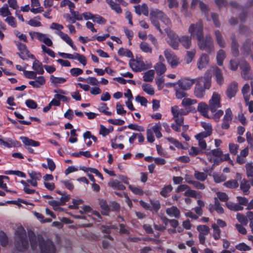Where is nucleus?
I'll list each match as a JSON object with an SVG mask.
<instances>
[{
  "instance_id": "obj_20",
  "label": "nucleus",
  "mask_w": 253,
  "mask_h": 253,
  "mask_svg": "<svg viewBox=\"0 0 253 253\" xmlns=\"http://www.w3.org/2000/svg\"><path fill=\"white\" fill-rule=\"evenodd\" d=\"M192 37L188 36H182L179 37V43L185 49H189L192 45L191 39Z\"/></svg>"
},
{
  "instance_id": "obj_58",
  "label": "nucleus",
  "mask_w": 253,
  "mask_h": 253,
  "mask_svg": "<svg viewBox=\"0 0 253 253\" xmlns=\"http://www.w3.org/2000/svg\"><path fill=\"white\" fill-rule=\"evenodd\" d=\"M224 186L229 188H235L238 187L239 184L236 180H230L223 184Z\"/></svg>"
},
{
  "instance_id": "obj_18",
  "label": "nucleus",
  "mask_w": 253,
  "mask_h": 253,
  "mask_svg": "<svg viewBox=\"0 0 253 253\" xmlns=\"http://www.w3.org/2000/svg\"><path fill=\"white\" fill-rule=\"evenodd\" d=\"M209 63V57L206 53H203L197 62V66L199 69L201 70L206 68Z\"/></svg>"
},
{
  "instance_id": "obj_37",
  "label": "nucleus",
  "mask_w": 253,
  "mask_h": 253,
  "mask_svg": "<svg viewBox=\"0 0 253 253\" xmlns=\"http://www.w3.org/2000/svg\"><path fill=\"white\" fill-rule=\"evenodd\" d=\"M226 205L229 210L234 211H242L244 209L243 207L240 206L238 203H234L231 202L226 203Z\"/></svg>"
},
{
  "instance_id": "obj_45",
  "label": "nucleus",
  "mask_w": 253,
  "mask_h": 253,
  "mask_svg": "<svg viewBox=\"0 0 253 253\" xmlns=\"http://www.w3.org/2000/svg\"><path fill=\"white\" fill-rule=\"evenodd\" d=\"M172 189L173 187L171 185L165 186L160 192V194L162 196L164 197H168L169 196V193L172 191Z\"/></svg>"
},
{
  "instance_id": "obj_62",
  "label": "nucleus",
  "mask_w": 253,
  "mask_h": 253,
  "mask_svg": "<svg viewBox=\"0 0 253 253\" xmlns=\"http://www.w3.org/2000/svg\"><path fill=\"white\" fill-rule=\"evenodd\" d=\"M229 149L230 153L233 155H235L238 153L239 145L234 143H229Z\"/></svg>"
},
{
  "instance_id": "obj_35",
  "label": "nucleus",
  "mask_w": 253,
  "mask_h": 253,
  "mask_svg": "<svg viewBox=\"0 0 253 253\" xmlns=\"http://www.w3.org/2000/svg\"><path fill=\"white\" fill-rule=\"evenodd\" d=\"M150 129L152 130V132L155 134L157 138H160L162 137L161 132L162 129L161 125L160 122L156 123Z\"/></svg>"
},
{
  "instance_id": "obj_39",
  "label": "nucleus",
  "mask_w": 253,
  "mask_h": 253,
  "mask_svg": "<svg viewBox=\"0 0 253 253\" xmlns=\"http://www.w3.org/2000/svg\"><path fill=\"white\" fill-rule=\"evenodd\" d=\"M29 35L32 40L35 38L38 39L40 41H43L44 38L46 36V34H42L40 32H31L29 33Z\"/></svg>"
},
{
  "instance_id": "obj_11",
  "label": "nucleus",
  "mask_w": 253,
  "mask_h": 253,
  "mask_svg": "<svg viewBox=\"0 0 253 253\" xmlns=\"http://www.w3.org/2000/svg\"><path fill=\"white\" fill-rule=\"evenodd\" d=\"M107 3L110 5L111 8L115 10L117 13L120 14L122 12V10L119 4H122L124 6L127 5V3L124 0H106Z\"/></svg>"
},
{
  "instance_id": "obj_9",
  "label": "nucleus",
  "mask_w": 253,
  "mask_h": 253,
  "mask_svg": "<svg viewBox=\"0 0 253 253\" xmlns=\"http://www.w3.org/2000/svg\"><path fill=\"white\" fill-rule=\"evenodd\" d=\"M242 54L245 56L251 55L253 60V41L247 40L242 44L241 47Z\"/></svg>"
},
{
  "instance_id": "obj_47",
  "label": "nucleus",
  "mask_w": 253,
  "mask_h": 253,
  "mask_svg": "<svg viewBox=\"0 0 253 253\" xmlns=\"http://www.w3.org/2000/svg\"><path fill=\"white\" fill-rule=\"evenodd\" d=\"M197 103L196 99H192L189 98L184 97L181 102V105L183 107H188Z\"/></svg>"
},
{
  "instance_id": "obj_32",
  "label": "nucleus",
  "mask_w": 253,
  "mask_h": 253,
  "mask_svg": "<svg viewBox=\"0 0 253 253\" xmlns=\"http://www.w3.org/2000/svg\"><path fill=\"white\" fill-rule=\"evenodd\" d=\"M154 68L156 73L159 76L163 74L166 71V67L165 64L162 62L157 63L155 65Z\"/></svg>"
},
{
  "instance_id": "obj_7",
  "label": "nucleus",
  "mask_w": 253,
  "mask_h": 253,
  "mask_svg": "<svg viewBox=\"0 0 253 253\" xmlns=\"http://www.w3.org/2000/svg\"><path fill=\"white\" fill-rule=\"evenodd\" d=\"M221 96L216 92H214L209 101V109L211 113H213L217 109L221 107Z\"/></svg>"
},
{
  "instance_id": "obj_24",
  "label": "nucleus",
  "mask_w": 253,
  "mask_h": 253,
  "mask_svg": "<svg viewBox=\"0 0 253 253\" xmlns=\"http://www.w3.org/2000/svg\"><path fill=\"white\" fill-rule=\"evenodd\" d=\"M166 212L167 214L170 217H174L178 218L180 216V211L175 206H172L170 208H167Z\"/></svg>"
},
{
  "instance_id": "obj_49",
  "label": "nucleus",
  "mask_w": 253,
  "mask_h": 253,
  "mask_svg": "<svg viewBox=\"0 0 253 253\" xmlns=\"http://www.w3.org/2000/svg\"><path fill=\"white\" fill-rule=\"evenodd\" d=\"M142 88L144 91L150 95H153L155 93L153 88L149 84H143Z\"/></svg>"
},
{
  "instance_id": "obj_60",
  "label": "nucleus",
  "mask_w": 253,
  "mask_h": 253,
  "mask_svg": "<svg viewBox=\"0 0 253 253\" xmlns=\"http://www.w3.org/2000/svg\"><path fill=\"white\" fill-rule=\"evenodd\" d=\"M68 6L70 8V11H72L75 7V5L73 2L69 0H63L60 3V6L63 7Z\"/></svg>"
},
{
  "instance_id": "obj_17",
  "label": "nucleus",
  "mask_w": 253,
  "mask_h": 253,
  "mask_svg": "<svg viewBox=\"0 0 253 253\" xmlns=\"http://www.w3.org/2000/svg\"><path fill=\"white\" fill-rule=\"evenodd\" d=\"M171 113L173 117H177L187 115L189 113V110L184 108H179L177 106L171 107Z\"/></svg>"
},
{
  "instance_id": "obj_30",
  "label": "nucleus",
  "mask_w": 253,
  "mask_h": 253,
  "mask_svg": "<svg viewBox=\"0 0 253 253\" xmlns=\"http://www.w3.org/2000/svg\"><path fill=\"white\" fill-rule=\"evenodd\" d=\"M240 187L245 195L249 194L251 185L247 179H243L241 181Z\"/></svg>"
},
{
  "instance_id": "obj_4",
  "label": "nucleus",
  "mask_w": 253,
  "mask_h": 253,
  "mask_svg": "<svg viewBox=\"0 0 253 253\" xmlns=\"http://www.w3.org/2000/svg\"><path fill=\"white\" fill-rule=\"evenodd\" d=\"M157 18H159L166 26L168 27L171 25V22L169 18L164 13L163 11L158 9L151 10L150 11V21L161 33H162V31L160 28L159 22L156 19Z\"/></svg>"
},
{
  "instance_id": "obj_42",
  "label": "nucleus",
  "mask_w": 253,
  "mask_h": 253,
  "mask_svg": "<svg viewBox=\"0 0 253 253\" xmlns=\"http://www.w3.org/2000/svg\"><path fill=\"white\" fill-rule=\"evenodd\" d=\"M50 81L51 83L55 85L63 84L66 81V79L62 77H56L51 75L50 77Z\"/></svg>"
},
{
  "instance_id": "obj_31",
  "label": "nucleus",
  "mask_w": 253,
  "mask_h": 253,
  "mask_svg": "<svg viewBox=\"0 0 253 253\" xmlns=\"http://www.w3.org/2000/svg\"><path fill=\"white\" fill-rule=\"evenodd\" d=\"M99 204L102 209V213L104 215H108L110 211V207L106 201L103 199L99 200Z\"/></svg>"
},
{
  "instance_id": "obj_2",
  "label": "nucleus",
  "mask_w": 253,
  "mask_h": 253,
  "mask_svg": "<svg viewBox=\"0 0 253 253\" xmlns=\"http://www.w3.org/2000/svg\"><path fill=\"white\" fill-rule=\"evenodd\" d=\"M196 84L194 89V95L199 98H202L205 95V89L211 86V76L206 73L204 77L196 79Z\"/></svg>"
},
{
  "instance_id": "obj_34",
  "label": "nucleus",
  "mask_w": 253,
  "mask_h": 253,
  "mask_svg": "<svg viewBox=\"0 0 253 253\" xmlns=\"http://www.w3.org/2000/svg\"><path fill=\"white\" fill-rule=\"evenodd\" d=\"M226 57L225 52L223 49L219 50L217 52L216 60L217 63L219 66L223 65V61Z\"/></svg>"
},
{
  "instance_id": "obj_27",
  "label": "nucleus",
  "mask_w": 253,
  "mask_h": 253,
  "mask_svg": "<svg viewBox=\"0 0 253 253\" xmlns=\"http://www.w3.org/2000/svg\"><path fill=\"white\" fill-rule=\"evenodd\" d=\"M214 35L215 37V40L218 45L221 48H224L225 47L226 42L221 33L219 30H215L214 31Z\"/></svg>"
},
{
  "instance_id": "obj_5",
  "label": "nucleus",
  "mask_w": 253,
  "mask_h": 253,
  "mask_svg": "<svg viewBox=\"0 0 253 253\" xmlns=\"http://www.w3.org/2000/svg\"><path fill=\"white\" fill-rule=\"evenodd\" d=\"M198 45L201 50H205L209 53H211L214 51V47L213 40L209 34L204 35L201 38L197 40Z\"/></svg>"
},
{
  "instance_id": "obj_41",
  "label": "nucleus",
  "mask_w": 253,
  "mask_h": 253,
  "mask_svg": "<svg viewBox=\"0 0 253 253\" xmlns=\"http://www.w3.org/2000/svg\"><path fill=\"white\" fill-rule=\"evenodd\" d=\"M214 181L216 183H220L225 181L226 176L223 173H214L213 174Z\"/></svg>"
},
{
  "instance_id": "obj_10",
  "label": "nucleus",
  "mask_w": 253,
  "mask_h": 253,
  "mask_svg": "<svg viewBox=\"0 0 253 253\" xmlns=\"http://www.w3.org/2000/svg\"><path fill=\"white\" fill-rule=\"evenodd\" d=\"M196 79H190L188 78H182L177 82L178 87L183 90H187L191 88L195 83Z\"/></svg>"
},
{
  "instance_id": "obj_6",
  "label": "nucleus",
  "mask_w": 253,
  "mask_h": 253,
  "mask_svg": "<svg viewBox=\"0 0 253 253\" xmlns=\"http://www.w3.org/2000/svg\"><path fill=\"white\" fill-rule=\"evenodd\" d=\"M188 33L191 37L196 38L197 40L203 37V26L201 21L190 25L188 28Z\"/></svg>"
},
{
  "instance_id": "obj_57",
  "label": "nucleus",
  "mask_w": 253,
  "mask_h": 253,
  "mask_svg": "<svg viewBox=\"0 0 253 253\" xmlns=\"http://www.w3.org/2000/svg\"><path fill=\"white\" fill-rule=\"evenodd\" d=\"M140 48L145 53H151L152 52V48L146 42H141L140 44Z\"/></svg>"
},
{
  "instance_id": "obj_61",
  "label": "nucleus",
  "mask_w": 253,
  "mask_h": 253,
  "mask_svg": "<svg viewBox=\"0 0 253 253\" xmlns=\"http://www.w3.org/2000/svg\"><path fill=\"white\" fill-rule=\"evenodd\" d=\"M0 144L7 148H10L15 145V143L11 139H8L7 141H4L0 138Z\"/></svg>"
},
{
  "instance_id": "obj_40",
  "label": "nucleus",
  "mask_w": 253,
  "mask_h": 253,
  "mask_svg": "<svg viewBox=\"0 0 253 253\" xmlns=\"http://www.w3.org/2000/svg\"><path fill=\"white\" fill-rule=\"evenodd\" d=\"M20 183L24 186L23 190L26 194H32L34 193H36L37 194H39V193L38 192H36L35 190L29 188V184H28L26 181L21 180Z\"/></svg>"
},
{
  "instance_id": "obj_36",
  "label": "nucleus",
  "mask_w": 253,
  "mask_h": 253,
  "mask_svg": "<svg viewBox=\"0 0 253 253\" xmlns=\"http://www.w3.org/2000/svg\"><path fill=\"white\" fill-rule=\"evenodd\" d=\"M214 75L217 84L219 85L222 84L224 81L223 77L221 71L217 67L215 68Z\"/></svg>"
},
{
  "instance_id": "obj_38",
  "label": "nucleus",
  "mask_w": 253,
  "mask_h": 253,
  "mask_svg": "<svg viewBox=\"0 0 253 253\" xmlns=\"http://www.w3.org/2000/svg\"><path fill=\"white\" fill-rule=\"evenodd\" d=\"M155 75V71L153 70H150L144 73L143 76V80L145 82H152L153 80Z\"/></svg>"
},
{
  "instance_id": "obj_29",
  "label": "nucleus",
  "mask_w": 253,
  "mask_h": 253,
  "mask_svg": "<svg viewBox=\"0 0 253 253\" xmlns=\"http://www.w3.org/2000/svg\"><path fill=\"white\" fill-rule=\"evenodd\" d=\"M32 68L37 74L42 75L44 73L42 63L37 59H35L34 61L33 64Z\"/></svg>"
},
{
  "instance_id": "obj_28",
  "label": "nucleus",
  "mask_w": 253,
  "mask_h": 253,
  "mask_svg": "<svg viewBox=\"0 0 253 253\" xmlns=\"http://www.w3.org/2000/svg\"><path fill=\"white\" fill-rule=\"evenodd\" d=\"M20 139L22 142L26 146L38 147L40 145L39 142L30 139L27 137L21 136L20 137Z\"/></svg>"
},
{
  "instance_id": "obj_51",
  "label": "nucleus",
  "mask_w": 253,
  "mask_h": 253,
  "mask_svg": "<svg viewBox=\"0 0 253 253\" xmlns=\"http://www.w3.org/2000/svg\"><path fill=\"white\" fill-rule=\"evenodd\" d=\"M118 53L120 56H125L127 57H132L133 54L132 52L127 49H125L124 48H121L119 49Z\"/></svg>"
},
{
  "instance_id": "obj_14",
  "label": "nucleus",
  "mask_w": 253,
  "mask_h": 253,
  "mask_svg": "<svg viewBox=\"0 0 253 253\" xmlns=\"http://www.w3.org/2000/svg\"><path fill=\"white\" fill-rule=\"evenodd\" d=\"M240 67L242 70L241 76L245 80H249L253 78V76L250 72V67L248 62H242L240 63Z\"/></svg>"
},
{
  "instance_id": "obj_59",
  "label": "nucleus",
  "mask_w": 253,
  "mask_h": 253,
  "mask_svg": "<svg viewBox=\"0 0 253 253\" xmlns=\"http://www.w3.org/2000/svg\"><path fill=\"white\" fill-rule=\"evenodd\" d=\"M236 249L237 250L244 252L249 251L251 250V248L244 243H241L237 245L236 246Z\"/></svg>"
},
{
  "instance_id": "obj_26",
  "label": "nucleus",
  "mask_w": 253,
  "mask_h": 253,
  "mask_svg": "<svg viewBox=\"0 0 253 253\" xmlns=\"http://www.w3.org/2000/svg\"><path fill=\"white\" fill-rule=\"evenodd\" d=\"M232 42H231V51L232 53L235 57H237L239 54V51L238 49L239 44L237 41L236 40L235 35H232L231 37Z\"/></svg>"
},
{
  "instance_id": "obj_19",
  "label": "nucleus",
  "mask_w": 253,
  "mask_h": 253,
  "mask_svg": "<svg viewBox=\"0 0 253 253\" xmlns=\"http://www.w3.org/2000/svg\"><path fill=\"white\" fill-rule=\"evenodd\" d=\"M34 81H31L29 84L34 88H41L45 83V79L43 76H39L34 79Z\"/></svg>"
},
{
  "instance_id": "obj_52",
  "label": "nucleus",
  "mask_w": 253,
  "mask_h": 253,
  "mask_svg": "<svg viewBox=\"0 0 253 253\" xmlns=\"http://www.w3.org/2000/svg\"><path fill=\"white\" fill-rule=\"evenodd\" d=\"M214 204L213 206L214 210L219 213H223L224 212V210L221 206L220 203L219 202L217 198H214Z\"/></svg>"
},
{
  "instance_id": "obj_64",
  "label": "nucleus",
  "mask_w": 253,
  "mask_h": 253,
  "mask_svg": "<svg viewBox=\"0 0 253 253\" xmlns=\"http://www.w3.org/2000/svg\"><path fill=\"white\" fill-rule=\"evenodd\" d=\"M92 20L94 22H96L99 24H105L106 22V19L98 15H94Z\"/></svg>"
},
{
  "instance_id": "obj_1",
  "label": "nucleus",
  "mask_w": 253,
  "mask_h": 253,
  "mask_svg": "<svg viewBox=\"0 0 253 253\" xmlns=\"http://www.w3.org/2000/svg\"><path fill=\"white\" fill-rule=\"evenodd\" d=\"M29 238L32 249L33 251L37 250L38 248L39 249L36 253H55L54 245L50 240H37L35 235L30 236Z\"/></svg>"
},
{
  "instance_id": "obj_13",
  "label": "nucleus",
  "mask_w": 253,
  "mask_h": 253,
  "mask_svg": "<svg viewBox=\"0 0 253 253\" xmlns=\"http://www.w3.org/2000/svg\"><path fill=\"white\" fill-rule=\"evenodd\" d=\"M129 64L131 69L135 72H140L145 69V64L141 58L131 59Z\"/></svg>"
},
{
  "instance_id": "obj_33",
  "label": "nucleus",
  "mask_w": 253,
  "mask_h": 253,
  "mask_svg": "<svg viewBox=\"0 0 253 253\" xmlns=\"http://www.w3.org/2000/svg\"><path fill=\"white\" fill-rule=\"evenodd\" d=\"M108 185L115 189L120 190H123L125 189V186L117 180H112L108 183Z\"/></svg>"
},
{
  "instance_id": "obj_12",
  "label": "nucleus",
  "mask_w": 253,
  "mask_h": 253,
  "mask_svg": "<svg viewBox=\"0 0 253 253\" xmlns=\"http://www.w3.org/2000/svg\"><path fill=\"white\" fill-rule=\"evenodd\" d=\"M164 54L168 62L170 64L172 68H175L179 63V59L170 51L166 50L164 52Z\"/></svg>"
},
{
  "instance_id": "obj_63",
  "label": "nucleus",
  "mask_w": 253,
  "mask_h": 253,
  "mask_svg": "<svg viewBox=\"0 0 253 253\" xmlns=\"http://www.w3.org/2000/svg\"><path fill=\"white\" fill-rule=\"evenodd\" d=\"M0 242L3 247H5L8 244V238L3 232H0Z\"/></svg>"
},
{
  "instance_id": "obj_8",
  "label": "nucleus",
  "mask_w": 253,
  "mask_h": 253,
  "mask_svg": "<svg viewBox=\"0 0 253 253\" xmlns=\"http://www.w3.org/2000/svg\"><path fill=\"white\" fill-rule=\"evenodd\" d=\"M167 36L169 38L168 42L169 44L174 49H178L179 47V38L177 35L172 31L169 28H165Z\"/></svg>"
},
{
  "instance_id": "obj_55",
  "label": "nucleus",
  "mask_w": 253,
  "mask_h": 253,
  "mask_svg": "<svg viewBox=\"0 0 253 253\" xmlns=\"http://www.w3.org/2000/svg\"><path fill=\"white\" fill-rule=\"evenodd\" d=\"M236 217L238 221L243 225H247L248 221L247 217L240 213H238L236 215Z\"/></svg>"
},
{
  "instance_id": "obj_50",
  "label": "nucleus",
  "mask_w": 253,
  "mask_h": 253,
  "mask_svg": "<svg viewBox=\"0 0 253 253\" xmlns=\"http://www.w3.org/2000/svg\"><path fill=\"white\" fill-rule=\"evenodd\" d=\"M185 90L181 89V88L177 87L175 88V96L177 99H181L183 98L188 96V94L186 93Z\"/></svg>"
},
{
  "instance_id": "obj_22",
  "label": "nucleus",
  "mask_w": 253,
  "mask_h": 253,
  "mask_svg": "<svg viewBox=\"0 0 253 253\" xmlns=\"http://www.w3.org/2000/svg\"><path fill=\"white\" fill-rule=\"evenodd\" d=\"M209 110V105L203 102L199 103L197 107L198 111L203 116L207 118H209L208 114V112Z\"/></svg>"
},
{
  "instance_id": "obj_53",
  "label": "nucleus",
  "mask_w": 253,
  "mask_h": 253,
  "mask_svg": "<svg viewBox=\"0 0 253 253\" xmlns=\"http://www.w3.org/2000/svg\"><path fill=\"white\" fill-rule=\"evenodd\" d=\"M247 176L248 178L253 176V163H248L245 166Z\"/></svg>"
},
{
  "instance_id": "obj_25",
  "label": "nucleus",
  "mask_w": 253,
  "mask_h": 253,
  "mask_svg": "<svg viewBox=\"0 0 253 253\" xmlns=\"http://www.w3.org/2000/svg\"><path fill=\"white\" fill-rule=\"evenodd\" d=\"M16 44L20 51L19 53L20 57L23 60H26V54L28 53L26 45L19 42H16Z\"/></svg>"
},
{
  "instance_id": "obj_46",
  "label": "nucleus",
  "mask_w": 253,
  "mask_h": 253,
  "mask_svg": "<svg viewBox=\"0 0 253 253\" xmlns=\"http://www.w3.org/2000/svg\"><path fill=\"white\" fill-rule=\"evenodd\" d=\"M0 15L2 17H8L11 15V13L7 4H4L3 6L0 8Z\"/></svg>"
},
{
  "instance_id": "obj_56",
  "label": "nucleus",
  "mask_w": 253,
  "mask_h": 253,
  "mask_svg": "<svg viewBox=\"0 0 253 253\" xmlns=\"http://www.w3.org/2000/svg\"><path fill=\"white\" fill-rule=\"evenodd\" d=\"M195 54L196 50L195 49H192L190 51H187L185 60L187 63H189L192 61L195 55Z\"/></svg>"
},
{
  "instance_id": "obj_54",
  "label": "nucleus",
  "mask_w": 253,
  "mask_h": 253,
  "mask_svg": "<svg viewBox=\"0 0 253 253\" xmlns=\"http://www.w3.org/2000/svg\"><path fill=\"white\" fill-rule=\"evenodd\" d=\"M212 228L213 230V237L215 240H218L220 238V230L216 224H212Z\"/></svg>"
},
{
  "instance_id": "obj_44",
  "label": "nucleus",
  "mask_w": 253,
  "mask_h": 253,
  "mask_svg": "<svg viewBox=\"0 0 253 253\" xmlns=\"http://www.w3.org/2000/svg\"><path fill=\"white\" fill-rule=\"evenodd\" d=\"M197 230L199 232V234L208 235L210 231V228L206 225H200L197 227Z\"/></svg>"
},
{
  "instance_id": "obj_15",
  "label": "nucleus",
  "mask_w": 253,
  "mask_h": 253,
  "mask_svg": "<svg viewBox=\"0 0 253 253\" xmlns=\"http://www.w3.org/2000/svg\"><path fill=\"white\" fill-rule=\"evenodd\" d=\"M233 115L231 110L230 108L227 109L222 119V123L221 124V128L222 129H227L229 127Z\"/></svg>"
},
{
  "instance_id": "obj_43",
  "label": "nucleus",
  "mask_w": 253,
  "mask_h": 253,
  "mask_svg": "<svg viewBox=\"0 0 253 253\" xmlns=\"http://www.w3.org/2000/svg\"><path fill=\"white\" fill-rule=\"evenodd\" d=\"M194 176L197 180L201 181H205L208 177L206 173L200 172L198 170L195 171Z\"/></svg>"
},
{
  "instance_id": "obj_23",
  "label": "nucleus",
  "mask_w": 253,
  "mask_h": 253,
  "mask_svg": "<svg viewBox=\"0 0 253 253\" xmlns=\"http://www.w3.org/2000/svg\"><path fill=\"white\" fill-rule=\"evenodd\" d=\"M134 9L136 14L139 15L141 14H143L145 16H148L149 10L148 7L146 4L143 3L141 5H136L134 6Z\"/></svg>"
},
{
  "instance_id": "obj_21",
  "label": "nucleus",
  "mask_w": 253,
  "mask_h": 253,
  "mask_svg": "<svg viewBox=\"0 0 253 253\" xmlns=\"http://www.w3.org/2000/svg\"><path fill=\"white\" fill-rule=\"evenodd\" d=\"M57 34L73 49L77 50V47L74 44L72 40L67 34L64 33L62 31H59Z\"/></svg>"
},
{
  "instance_id": "obj_3",
  "label": "nucleus",
  "mask_w": 253,
  "mask_h": 253,
  "mask_svg": "<svg viewBox=\"0 0 253 253\" xmlns=\"http://www.w3.org/2000/svg\"><path fill=\"white\" fill-rule=\"evenodd\" d=\"M14 245L16 250L20 252H23L28 248L29 243L27 238L26 232L22 227L17 228L15 231Z\"/></svg>"
},
{
  "instance_id": "obj_16",
  "label": "nucleus",
  "mask_w": 253,
  "mask_h": 253,
  "mask_svg": "<svg viewBox=\"0 0 253 253\" xmlns=\"http://www.w3.org/2000/svg\"><path fill=\"white\" fill-rule=\"evenodd\" d=\"M237 90L238 83L233 82L228 86L226 90V95L228 98L231 99L235 96Z\"/></svg>"
},
{
  "instance_id": "obj_48",
  "label": "nucleus",
  "mask_w": 253,
  "mask_h": 253,
  "mask_svg": "<svg viewBox=\"0 0 253 253\" xmlns=\"http://www.w3.org/2000/svg\"><path fill=\"white\" fill-rule=\"evenodd\" d=\"M28 174L31 179L36 182H37L38 180H40L42 178L41 174L40 172L33 170L28 171Z\"/></svg>"
}]
</instances>
